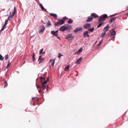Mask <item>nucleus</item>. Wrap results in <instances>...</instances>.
I'll use <instances>...</instances> for the list:
<instances>
[{"label":"nucleus","mask_w":128,"mask_h":128,"mask_svg":"<svg viewBox=\"0 0 128 128\" xmlns=\"http://www.w3.org/2000/svg\"><path fill=\"white\" fill-rule=\"evenodd\" d=\"M40 81L41 83L42 84V86H44V87H46V84L47 83V82L48 81V78L47 80L46 81L44 77H41Z\"/></svg>","instance_id":"f257e3e1"},{"label":"nucleus","mask_w":128,"mask_h":128,"mask_svg":"<svg viewBox=\"0 0 128 128\" xmlns=\"http://www.w3.org/2000/svg\"><path fill=\"white\" fill-rule=\"evenodd\" d=\"M107 18V15L105 14H103L102 16H100L99 18L98 22H102L104 21L105 20V18Z\"/></svg>","instance_id":"f03ea898"},{"label":"nucleus","mask_w":128,"mask_h":128,"mask_svg":"<svg viewBox=\"0 0 128 128\" xmlns=\"http://www.w3.org/2000/svg\"><path fill=\"white\" fill-rule=\"evenodd\" d=\"M64 22V20H60L58 22L55 23L54 25L55 26H58L63 24Z\"/></svg>","instance_id":"7ed1b4c3"},{"label":"nucleus","mask_w":128,"mask_h":128,"mask_svg":"<svg viewBox=\"0 0 128 128\" xmlns=\"http://www.w3.org/2000/svg\"><path fill=\"white\" fill-rule=\"evenodd\" d=\"M59 30L62 32H64L66 30V28L65 26H64L60 27Z\"/></svg>","instance_id":"20e7f679"},{"label":"nucleus","mask_w":128,"mask_h":128,"mask_svg":"<svg viewBox=\"0 0 128 128\" xmlns=\"http://www.w3.org/2000/svg\"><path fill=\"white\" fill-rule=\"evenodd\" d=\"M91 25L89 24H84V27L85 29H88L90 28Z\"/></svg>","instance_id":"39448f33"},{"label":"nucleus","mask_w":128,"mask_h":128,"mask_svg":"<svg viewBox=\"0 0 128 128\" xmlns=\"http://www.w3.org/2000/svg\"><path fill=\"white\" fill-rule=\"evenodd\" d=\"M82 28L78 27L76 28L74 31L75 32H76L82 30Z\"/></svg>","instance_id":"423d86ee"},{"label":"nucleus","mask_w":128,"mask_h":128,"mask_svg":"<svg viewBox=\"0 0 128 128\" xmlns=\"http://www.w3.org/2000/svg\"><path fill=\"white\" fill-rule=\"evenodd\" d=\"M16 9L15 7H14V11L12 12V15H9V16H10V18H12L14 16V14L16 13Z\"/></svg>","instance_id":"0eeeda50"},{"label":"nucleus","mask_w":128,"mask_h":128,"mask_svg":"<svg viewBox=\"0 0 128 128\" xmlns=\"http://www.w3.org/2000/svg\"><path fill=\"white\" fill-rule=\"evenodd\" d=\"M93 20V18L90 16H88L87 19L86 20V22H91Z\"/></svg>","instance_id":"6e6552de"},{"label":"nucleus","mask_w":128,"mask_h":128,"mask_svg":"<svg viewBox=\"0 0 128 128\" xmlns=\"http://www.w3.org/2000/svg\"><path fill=\"white\" fill-rule=\"evenodd\" d=\"M88 31H86L84 33V37H86V36H87L88 38L89 37V35L88 34Z\"/></svg>","instance_id":"1a4fd4ad"},{"label":"nucleus","mask_w":128,"mask_h":128,"mask_svg":"<svg viewBox=\"0 0 128 128\" xmlns=\"http://www.w3.org/2000/svg\"><path fill=\"white\" fill-rule=\"evenodd\" d=\"M91 16L92 18H96L98 17V15L96 14H94L93 13L91 15Z\"/></svg>","instance_id":"9d476101"},{"label":"nucleus","mask_w":128,"mask_h":128,"mask_svg":"<svg viewBox=\"0 0 128 128\" xmlns=\"http://www.w3.org/2000/svg\"><path fill=\"white\" fill-rule=\"evenodd\" d=\"M55 60V59H53L52 60H50V62L52 63V64H51V66H52L53 67H54V62Z\"/></svg>","instance_id":"9b49d317"},{"label":"nucleus","mask_w":128,"mask_h":128,"mask_svg":"<svg viewBox=\"0 0 128 128\" xmlns=\"http://www.w3.org/2000/svg\"><path fill=\"white\" fill-rule=\"evenodd\" d=\"M8 22V21L7 20H6L5 21V23L4 25L2 28L1 30H0L1 31H2L4 30V28L6 27V26L7 25Z\"/></svg>","instance_id":"f8f14e48"},{"label":"nucleus","mask_w":128,"mask_h":128,"mask_svg":"<svg viewBox=\"0 0 128 128\" xmlns=\"http://www.w3.org/2000/svg\"><path fill=\"white\" fill-rule=\"evenodd\" d=\"M82 48H80L79 49L77 52H76L75 53L76 54H80L82 52Z\"/></svg>","instance_id":"ddd939ff"},{"label":"nucleus","mask_w":128,"mask_h":128,"mask_svg":"<svg viewBox=\"0 0 128 128\" xmlns=\"http://www.w3.org/2000/svg\"><path fill=\"white\" fill-rule=\"evenodd\" d=\"M82 58L81 57L80 58H79L77 60L76 62H75L76 63V64H79L81 62V60L82 59Z\"/></svg>","instance_id":"4468645a"},{"label":"nucleus","mask_w":128,"mask_h":128,"mask_svg":"<svg viewBox=\"0 0 128 128\" xmlns=\"http://www.w3.org/2000/svg\"><path fill=\"white\" fill-rule=\"evenodd\" d=\"M51 33L54 36H57L58 35V34L56 33L54 31H51Z\"/></svg>","instance_id":"2eb2a0df"},{"label":"nucleus","mask_w":128,"mask_h":128,"mask_svg":"<svg viewBox=\"0 0 128 128\" xmlns=\"http://www.w3.org/2000/svg\"><path fill=\"white\" fill-rule=\"evenodd\" d=\"M109 27V26L108 24V25L107 26H106L104 29V31L105 32H107L108 30V28Z\"/></svg>","instance_id":"dca6fc26"},{"label":"nucleus","mask_w":128,"mask_h":128,"mask_svg":"<svg viewBox=\"0 0 128 128\" xmlns=\"http://www.w3.org/2000/svg\"><path fill=\"white\" fill-rule=\"evenodd\" d=\"M46 88V87H44V86H42V88H41L40 89V90H38L39 92L40 93V92H41L42 91L45 90Z\"/></svg>","instance_id":"f3484780"},{"label":"nucleus","mask_w":128,"mask_h":128,"mask_svg":"<svg viewBox=\"0 0 128 128\" xmlns=\"http://www.w3.org/2000/svg\"><path fill=\"white\" fill-rule=\"evenodd\" d=\"M66 30H69L72 28V26H69V25H67L66 26Z\"/></svg>","instance_id":"a211bd4d"},{"label":"nucleus","mask_w":128,"mask_h":128,"mask_svg":"<svg viewBox=\"0 0 128 128\" xmlns=\"http://www.w3.org/2000/svg\"><path fill=\"white\" fill-rule=\"evenodd\" d=\"M45 28L44 26H43L42 27V28L40 29V30L39 32L40 33L42 32L45 30Z\"/></svg>","instance_id":"6ab92c4d"},{"label":"nucleus","mask_w":128,"mask_h":128,"mask_svg":"<svg viewBox=\"0 0 128 128\" xmlns=\"http://www.w3.org/2000/svg\"><path fill=\"white\" fill-rule=\"evenodd\" d=\"M72 34H69L66 36V38H72L73 36H72Z\"/></svg>","instance_id":"aec40b11"},{"label":"nucleus","mask_w":128,"mask_h":128,"mask_svg":"<svg viewBox=\"0 0 128 128\" xmlns=\"http://www.w3.org/2000/svg\"><path fill=\"white\" fill-rule=\"evenodd\" d=\"M50 16L53 17L55 18H56L57 17V15L56 14L52 13H50Z\"/></svg>","instance_id":"412c9836"},{"label":"nucleus","mask_w":128,"mask_h":128,"mask_svg":"<svg viewBox=\"0 0 128 128\" xmlns=\"http://www.w3.org/2000/svg\"><path fill=\"white\" fill-rule=\"evenodd\" d=\"M116 18V17H115L114 18H112L109 20V22L110 24L111 23L113 22V21Z\"/></svg>","instance_id":"4be33fe9"},{"label":"nucleus","mask_w":128,"mask_h":128,"mask_svg":"<svg viewBox=\"0 0 128 128\" xmlns=\"http://www.w3.org/2000/svg\"><path fill=\"white\" fill-rule=\"evenodd\" d=\"M44 49L43 48H42L41 50H40V53L39 54L40 55L42 54H44L45 53V52H43Z\"/></svg>","instance_id":"5701e85b"},{"label":"nucleus","mask_w":128,"mask_h":128,"mask_svg":"<svg viewBox=\"0 0 128 128\" xmlns=\"http://www.w3.org/2000/svg\"><path fill=\"white\" fill-rule=\"evenodd\" d=\"M41 56H40L38 60L39 61V63H41L43 62V59L41 58Z\"/></svg>","instance_id":"b1692460"},{"label":"nucleus","mask_w":128,"mask_h":128,"mask_svg":"<svg viewBox=\"0 0 128 128\" xmlns=\"http://www.w3.org/2000/svg\"><path fill=\"white\" fill-rule=\"evenodd\" d=\"M70 66V65H68L66 66L64 68V70L66 71H68L69 69Z\"/></svg>","instance_id":"393cba45"},{"label":"nucleus","mask_w":128,"mask_h":128,"mask_svg":"<svg viewBox=\"0 0 128 128\" xmlns=\"http://www.w3.org/2000/svg\"><path fill=\"white\" fill-rule=\"evenodd\" d=\"M104 24V22H102L100 23V24H99L97 26V28H99L102 25Z\"/></svg>","instance_id":"a878e982"},{"label":"nucleus","mask_w":128,"mask_h":128,"mask_svg":"<svg viewBox=\"0 0 128 128\" xmlns=\"http://www.w3.org/2000/svg\"><path fill=\"white\" fill-rule=\"evenodd\" d=\"M110 33L112 35H113V36H115L116 35V32L114 31H113L112 32H111Z\"/></svg>","instance_id":"bb28decb"},{"label":"nucleus","mask_w":128,"mask_h":128,"mask_svg":"<svg viewBox=\"0 0 128 128\" xmlns=\"http://www.w3.org/2000/svg\"><path fill=\"white\" fill-rule=\"evenodd\" d=\"M106 34V32H102V33L100 37L102 38Z\"/></svg>","instance_id":"cd10ccee"},{"label":"nucleus","mask_w":128,"mask_h":128,"mask_svg":"<svg viewBox=\"0 0 128 128\" xmlns=\"http://www.w3.org/2000/svg\"><path fill=\"white\" fill-rule=\"evenodd\" d=\"M10 60L8 61V64L6 67V68H7V69L10 67Z\"/></svg>","instance_id":"c85d7f7f"},{"label":"nucleus","mask_w":128,"mask_h":128,"mask_svg":"<svg viewBox=\"0 0 128 128\" xmlns=\"http://www.w3.org/2000/svg\"><path fill=\"white\" fill-rule=\"evenodd\" d=\"M73 20L71 19H69V20L68 21V23L69 24H70L72 23Z\"/></svg>","instance_id":"c756f323"},{"label":"nucleus","mask_w":128,"mask_h":128,"mask_svg":"<svg viewBox=\"0 0 128 128\" xmlns=\"http://www.w3.org/2000/svg\"><path fill=\"white\" fill-rule=\"evenodd\" d=\"M40 7L42 8V9L43 10H46V9H45L43 6L41 4H40Z\"/></svg>","instance_id":"7c9ffc66"},{"label":"nucleus","mask_w":128,"mask_h":128,"mask_svg":"<svg viewBox=\"0 0 128 128\" xmlns=\"http://www.w3.org/2000/svg\"><path fill=\"white\" fill-rule=\"evenodd\" d=\"M4 87H6L8 86V83L7 81L6 80H5V82L4 83Z\"/></svg>","instance_id":"2f4dec72"},{"label":"nucleus","mask_w":128,"mask_h":128,"mask_svg":"<svg viewBox=\"0 0 128 128\" xmlns=\"http://www.w3.org/2000/svg\"><path fill=\"white\" fill-rule=\"evenodd\" d=\"M94 27L92 28H91L90 29L88 30L90 31L91 32H92L94 30Z\"/></svg>","instance_id":"473e14b6"},{"label":"nucleus","mask_w":128,"mask_h":128,"mask_svg":"<svg viewBox=\"0 0 128 128\" xmlns=\"http://www.w3.org/2000/svg\"><path fill=\"white\" fill-rule=\"evenodd\" d=\"M4 59V58L0 54V60H2Z\"/></svg>","instance_id":"72a5a7b5"},{"label":"nucleus","mask_w":128,"mask_h":128,"mask_svg":"<svg viewBox=\"0 0 128 128\" xmlns=\"http://www.w3.org/2000/svg\"><path fill=\"white\" fill-rule=\"evenodd\" d=\"M63 56V55L62 54H60V53H59L58 54V57L59 58H60L61 56Z\"/></svg>","instance_id":"f704fd0d"},{"label":"nucleus","mask_w":128,"mask_h":128,"mask_svg":"<svg viewBox=\"0 0 128 128\" xmlns=\"http://www.w3.org/2000/svg\"><path fill=\"white\" fill-rule=\"evenodd\" d=\"M34 56H35V54H34V53L33 55L32 56L33 61H34L35 60V59H34V58H35Z\"/></svg>","instance_id":"c9c22d12"},{"label":"nucleus","mask_w":128,"mask_h":128,"mask_svg":"<svg viewBox=\"0 0 128 128\" xmlns=\"http://www.w3.org/2000/svg\"><path fill=\"white\" fill-rule=\"evenodd\" d=\"M36 86L37 88H39L40 89L42 88V85L41 86H38L37 85V84H36Z\"/></svg>","instance_id":"e433bc0d"},{"label":"nucleus","mask_w":128,"mask_h":128,"mask_svg":"<svg viewBox=\"0 0 128 128\" xmlns=\"http://www.w3.org/2000/svg\"><path fill=\"white\" fill-rule=\"evenodd\" d=\"M47 25L48 26H51V23H50V21H48V22L47 23Z\"/></svg>","instance_id":"4c0bfd02"},{"label":"nucleus","mask_w":128,"mask_h":128,"mask_svg":"<svg viewBox=\"0 0 128 128\" xmlns=\"http://www.w3.org/2000/svg\"><path fill=\"white\" fill-rule=\"evenodd\" d=\"M102 42V40H101L99 43L98 44V46H100V44H101Z\"/></svg>","instance_id":"58836bf2"},{"label":"nucleus","mask_w":128,"mask_h":128,"mask_svg":"<svg viewBox=\"0 0 128 128\" xmlns=\"http://www.w3.org/2000/svg\"><path fill=\"white\" fill-rule=\"evenodd\" d=\"M8 54L6 55L5 56V59L6 60H7L8 58Z\"/></svg>","instance_id":"ea45409f"},{"label":"nucleus","mask_w":128,"mask_h":128,"mask_svg":"<svg viewBox=\"0 0 128 128\" xmlns=\"http://www.w3.org/2000/svg\"><path fill=\"white\" fill-rule=\"evenodd\" d=\"M68 18L66 16L64 17L63 18V19L64 20H67Z\"/></svg>","instance_id":"a19ab883"},{"label":"nucleus","mask_w":128,"mask_h":128,"mask_svg":"<svg viewBox=\"0 0 128 128\" xmlns=\"http://www.w3.org/2000/svg\"><path fill=\"white\" fill-rule=\"evenodd\" d=\"M117 14H113V15H111V16H110V17H112V16H116V15H117Z\"/></svg>","instance_id":"79ce46f5"},{"label":"nucleus","mask_w":128,"mask_h":128,"mask_svg":"<svg viewBox=\"0 0 128 128\" xmlns=\"http://www.w3.org/2000/svg\"><path fill=\"white\" fill-rule=\"evenodd\" d=\"M10 16H9L8 17V18L7 19V20H7L8 21V20H10Z\"/></svg>","instance_id":"37998d69"},{"label":"nucleus","mask_w":128,"mask_h":128,"mask_svg":"<svg viewBox=\"0 0 128 128\" xmlns=\"http://www.w3.org/2000/svg\"><path fill=\"white\" fill-rule=\"evenodd\" d=\"M46 90H48V85H47H47H46Z\"/></svg>","instance_id":"c03bdc74"},{"label":"nucleus","mask_w":128,"mask_h":128,"mask_svg":"<svg viewBox=\"0 0 128 128\" xmlns=\"http://www.w3.org/2000/svg\"><path fill=\"white\" fill-rule=\"evenodd\" d=\"M58 30L56 31L55 32H56V33H58Z\"/></svg>","instance_id":"a18cd8bd"},{"label":"nucleus","mask_w":128,"mask_h":128,"mask_svg":"<svg viewBox=\"0 0 128 128\" xmlns=\"http://www.w3.org/2000/svg\"><path fill=\"white\" fill-rule=\"evenodd\" d=\"M36 98V97H35V98H32V100H33L35 98Z\"/></svg>","instance_id":"49530a36"},{"label":"nucleus","mask_w":128,"mask_h":128,"mask_svg":"<svg viewBox=\"0 0 128 128\" xmlns=\"http://www.w3.org/2000/svg\"><path fill=\"white\" fill-rule=\"evenodd\" d=\"M126 15H127V16H128V13H126Z\"/></svg>","instance_id":"de8ad7c7"},{"label":"nucleus","mask_w":128,"mask_h":128,"mask_svg":"<svg viewBox=\"0 0 128 128\" xmlns=\"http://www.w3.org/2000/svg\"><path fill=\"white\" fill-rule=\"evenodd\" d=\"M57 37V38H58V39H60V38L58 37V36H56Z\"/></svg>","instance_id":"09e8293b"},{"label":"nucleus","mask_w":128,"mask_h":128,"mask_svg":"<svg viewBox=\"0 0 128 128\" xmlns=\"http://www.w3.org/2000/svg\"><path fill=\"white\" fill-rule=\"evenodd\" d=\"M41 92L42 93H44V92H42V91Z\"/></svg>","instance_id":"8fccbe9b"},{"label":"nucleus","mask_w":128,"mask_h":128,"mask_svg":"<svg viewBox=\"0 0 128 128\" xmlns=\"http://www.w3.org/2000/svg\"><path fill=\"white\" fill-rule=\"evenodd\" d=\"M25 63V62H24L23 64H24V63Z\"/></svg>","instance_id":"3c124183"}]
</instances>
